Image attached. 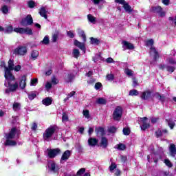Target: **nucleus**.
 Here are the masks:
<instances>
[{
  "label": "nucleus",
  "mask_w": 176,
  "mask_h": 176,
  "mask_svg": "<svg viewBox=\"0 0 176 176\" xmlns=\"http://www.w3.org/2000/svg\"><path fill=\"white\" fill-rule=\"evenodd\" d=\"M124 72L126 76H129V78L134 76V71L131 70L129 68H125Z\"/></svg>",
  "instance_id": "obj_23"
},
{
  "label": "nucleus",
  "mask_w": 176,
  "mask_h": 176,
  "mask_svg": "<svg viewBox=\"0 0 176 176\" xmlns=\"http://www.w3.org/2000/svg\"><path fill=\"white\" fill-rule=\"evenodd\" d=\"M167 133H168V131H167V129H164V130H161V129H158L156 132H155V135L156 137L157 138H160V137H163V135H164V134H167Z\"/></svg>",
  "instance_id": "obj_21"
},
{
  "label": "nucleus",
  "mask_w": 176,
  "mask_h": 176,
  "mask_svg": "<svg viewBox=\"0 0 176 176\" xmlns=\"http://www.w3.org/2000/svg\"><path fill=\"white\" fill-rule=\"evenodd\" d=\"M78 34L79 35V36H80L81 38H82L83 41L86 42V35L85 34V32L80 29L78 30Z\"/></svg>",
  "instance_id": "obj_32"
},
{
  "label": "nucleus",
  "mask_w": 176,
  "mask_h": 176,
  "mask_svg": "<svg viewBox=\"0 0 176 176\" xmlns=\"http://www.w3.org/2000/svg\"><path fill=\"white\" fill-rule=\"evenodd\" d=\"M47 10L46 7H41L39 10V14L41 17H44L45 20H47Z\"/></svg>",
  "instance_id": "obj_18"
},
{
  "label": "nucleus",
  "mask_w": 176,
  "mask_h": 176,
  "mask_svg": "<svg viewBox=\"0 0 176 176\" xmlns=\"http://www.w3.org/2000/svg\"><path fill=\"white\" fill-rule=\"evenodd\" d=\"M58 31H56L54 34L52 35V42H57V39L58 38Z\"/></svg>",
  "instance_id": "obj_44"
},
{
  "label": "nucleus",
  "mask_w": 176,
  "mask_h": 176,
  "mask_svg": "<svg viewBox=\"0 0 176 176\" xmlns=\"http://www.w3.org/2000/svg\"><path fill=\"white\" fill-rule=\"evenodd\" d=\"M122 131L124 135H129L130 134V129L129 128H124Z\"/></svg>",
  "instance_id": "obj_53"
},
{
  "label": "nucleus",
  "mask_w": 176,
  "mask_h": 176,
  "mask_svg": "<svg viewBox=\"0 0 176 176\" xmlns=\"http://www.w3.org/2000/svg\"><path fill=\"white\" fill-rule=\"evenodd\" d=\"M169 151L171 156H175L176 155V148L175 144H170L169 147Z\"/></svg>",
  "instance_id": "obj_25"
},
{
  "label": "nucleus",
  "mask_w": 176,
  "mask_h": 176,
  "mask_svg": "<svg viewBox=\"0 0 176 176\" xmlns=\"http://www.w3.org/2000/svg\"><path fill=\"white\" fill-rule=\"evenodd\" d=\"M85 171L86 169L85 168H82L77 172V175H82V174H83Z\"/></svg>",
  "instance_id": "obj_60"
},
{
  "label": "nucleus",
  "mask_w": 176,
  "mask_h": 176,
  "mask_svg": "<svg viewBox=\"0 0 176 176\" xmlns=\"http://www.w3.org/2000/svg\"><path fill=\"white\" fill-rule=\"evenodd\" d=\"M122 47L124 50H133L134 49V45L129 41H122Z\"/></svg>",
  "instance_id": "obj_13"
},
{
  "label": "nucleus",
  "mask_w": 176,
  "mask_h": 176,
  "mask_svg": "<svg viewBox=\"0 0 176 176\" xmlns=\"http://www.w3.org/2000/svg\"><path fill=\"white\" fill-rule=\"evenodd\" d=\"M45 89L49 91V90L52 89V82H47L45 85Z\"/></svg>",
  "instance_id": "obj_58"
},
{
  "label": "nucleus",
  "mask_w": 176,
  "mask_h": 176,
  "mask_svg": "<svg viewBox=\"0 0 176 176\" xmlns=\"http://www.w3.org/2000/svg\"><path fill=\"white\" fill-rule=\"evenodd\" d=\"M114 78H115V76L112 74L107 75V79L108 80L112 81V80H113Z\"/></svg>",
  "instance_id": "obj_56"
},
{
  "label": "nucleus",
  "mask_w": 176,
  "mask_h": 176,
  "mask_svg": "<svg viewBox=\"0 0 176 176\" xmlns=\"http://www.w3.org/2000/svg\"><path fill=\"white\" fill-rule=\"evenodd\" d=\"M39 56V52L36 50H33L31 53V57L33 60H36Z\"/></svg>",
  "instance_id": "obj_34"
},
{
  "label": "nucleus",
  "mask_w": 176,
  "mask_h": 176,
  "mask_svg": "<svg viewBox=\"0 0 176 176\" xmlns=\"http://www.w3.org/2000/svg\"><path fill=\"white\" fill-rule=\"evenodd\" d=\"M16 131L17 129L16 128H12L9 133L6 134L5 145L6 146H14L17 145V142L14 140V138H16Z\"/></svg>",
  "instance_id": "obj_2"
},
{
  "label": "nucleus",
  "mask_w": 176,
  "mask_h": 176,
  "mask_svg": "<svg viewBox=\"0 0 176 176\" xmlns=\"http://www.w3.org/2000/svg\"><path fill=\"white\" fill-rule=\"evenodd\" d=\"M72 54L75 58H78L80 54V52H79V50L74 49L73 50Z\"/></svg>",
  "instance_id": "obj_40"
},
{
  "label": "nucleus",
  "mask_w": 176,
  "mask_h": 176,
  "mask_svg": "<svg viewBox=\"0 0 176 176\" xmlns=\"http://www.w3.org/2000/svg\"><path fill=\"white\" fill-rule=\"evenodd\" d=\"M52 102H53V98L50 97H47L42 100V103L45 107H49V105H52Z\"/></svg>",
  "instance_id": "obj_20"
},
{
  "label": "nucleus",
  "mask_w": 176,
  "mask_h": 176,
  "mask_svg": "<svg viewBox=\"0 0 176 176\" xmlns=\"http://www.w3.org/2000/svg\"><path fill=\"white\" fill-rule=\"evenodd\" d=\"M27 77L25 76H22L21 82L19 83V86L21 89H25V86H27Z\"/></svg>",
  "instance_id": "obj_22"
},
{
  "label": "nucleus",
  "mask_w": 176,
  "mask_h": 176,
  "mask_svg": "<svg viewBox=\"0 0 176 176\" xmlns=\"http://www.w3.org/2000/svg\"><path fill=\"white\" fill-rule=\"evenodd\" d=\"M99 146L104 148H107L108 146V139H107L105 137H102L101 138Z\"/></svg>",
  "instance_id": "obj_19"
},
{
  "label": "nucleus",
  "mask_w": 176,
  "mask_h": 176,
  "mask_svg": "<svg viewBox=\"0 0 176 176\" xmlns=\"http://www.w3.org/2000/svg\"><path fill=\"white\" fill-rule=\"evenodd\" d=\"M56 131V126H51L48 127L43 134L44 141H52L53 140V135Z\"/></svg>",
  "instance_id": "obj_3"
},
{
  "label": "nucleus",
  "mask_w": 176,
  "mask_h": 176,
  "mask_svg": "<svg viewBox=\"0 0 176 176\" xmlns=\"http://www.w3.org/2000/svg\"><path fill=\"white\" fill-rule=\"evenodd\" d=\"M67 36L69 38H74L75 36V34L72 31H69V32H67Z\"/></svg>",
  "instance_id": "obj_62"
},
{
  "label": "nucleus",
  "mask_w": 176,
  "mask_h": 176,
  "mask_svg": "<svg viewBox=\"0 0 176 176\" xmlns=\"http://www.w3.org/2000/svg\"><path fill=\"white\" fill-rule=\"evenodd\" d=\"M142 100H149L152 97V92L151 91L147 90L142 93V96H140Z\"/></svg>",
  "instance_id": "obj_15"
},
{
  "label": "nucleus",
  "mask_w": 176,
  "mask_h": 176,
  "mask_svg": "<svg viewBox=\"0 0 176 176\" xmlns=\"http://www.w3.org/2000/svg\"><path fill=\"white\" fill-rule=\"evenodd\" d=\"M129 96H138V91L133 89L129 91Z\"/></svg>",
  "instance_id": "obj_52"
},
{
  "label": "nucleus",
  "mask_w": 176,
  "mask_h": 176,
  "mask_svg": "<svg viewBox=\"0 0 176 176\" xmlns=\"http://www.w3.org/2000/svg\"><path fill=\"white\" fill-rule=\"evenodd\" d=\"M88 145L89 146H96V145H98V139L96 138H89L88 139Z\"/></svg>",
  "instance_id": "obj_17"
},
{
  "label": "nucleus",
  "mask_w": 176,
  "mask_h": 176,
  "mask_svg": "<svg viewBox=\"0 0 176 176\" xmlns=\"http://www.w3.org/2000/svg\"><path fill=\"white\" fill-rule=\"evenodd\" d=\"M47 156L50 157V159H54L56 156L61 153V150H60L58 148L54 149L47 148Z\"/></svg>",
  "instance_id": "obj_4"
},
{
  "label": "nucleus",
  "mask_w": 176,
  "mask_h": 176,
  "mask_svg": "<svg viewBox=\"0 0 176 176\" xmlns=\"http://www.w3.org/2000/svg\"><path fill=\"white\" fill-rule=\"evenodd\" d=\"M52 85H57L58 83V80L56 78V77L52 78Z\"/></svg>",
  "instance_id": "obj_61"
},
{
  "label": "nucleus",
  "mask_w": 176,
  "mask_h": 176,
  "mask_svg": "<svg viewBox=\"0 0 176 176\" xmlns=\"http://www.w3.org/2000/svg\"><path fill=\"white\" fill-rule=\"evenodd\" d=\"M164 163H165L166 166H167L168 167H173V164L171 163L170 160H168V159L164 160Z\"/></svg>",
  "instance_id": "obj_51"
},
{
  "label": "nucleus",
  "mask_w": 176,
  "mask_h": 176,
  "mask_svg": "<svg viewBox=\"0 0 176 176\" xmlns=\"http://www.w3.org/2000/svg\"><path fill=\"white\" fill-rule=\"evenodd\" d=\"M148 162H154V163H157V160H159V155L155 153H152L147 156Z\"/></svg>",
  "instance_id": "obj_14"
},
{
  "label": "nucleus",
  "mask_w": 176,
  "mask_h": 176,
  "mask_svg": "<svg viewBox=\"0 0 176 176\" xmlns=\"http://www.w3.org/2000/svg\"><path fill=\"white\" fill-rule=\"evenodd\" d=\"M74 78H75V76L73 74H70L65 76V80L66 82H71Z\"/></svg>",
  "instance_id": "obj_37"
},
{
  "label": "nucleus",
  "mask_w": 176,
  "mask_h": 176,
  "mask_svg": "<svg viewBox=\"0 0 176 176\" xmlns=\"http://www.w3.org/2000/svg\"><path fill=\"white\" fill-rule=\"evenodd\" d=\"M62 122L65 123V122H68V114L63 113L62 116Z\"/></svg>",
  "instance_id": "obj_47"
},
{
  "label": "nucleus",
  "mask_w": 176,
  "mask_h": 176,
  "mask_svg": "<svg viewBox=\"0 0 176 176\" xmlns=\"http://www.w3.org/2000/svg\"><path fill=\"white\" fill-rule=\"evenodd\" d=\"M71 155H72V152L69 150H67L65 151L60 160V163L61 164H64V163H65V162H67V160H68V159H69V157H71Z\"/></svg>",
  "instance_id": "obj_10"
},
{
  "label": "nucleus",
  "mask_w": 176,
  "mask_h": 176,
  "mask_svg": "<svg viewBox=\"0 0 176 176\" xmlns=\"http://www.w3.org/2000/svg\"><path fill=\"white\" fill-rule=\"evenodd\" d=\"M101 87H102V84H101V82H96L95 84L96 90H100Z\"/></svg>",
  "instance_id": "obj_55"
},
{
  "label": "nucleus",
  "mask_w": 176,
  "mask_h": 176,
  "mask_svg": "<svg viewBox=\"0 0 176 176\" xmlns=\"http://www.w3.org/2000/svg\"><path fill=\"white\" fill-rule=\"evenodd\" d=\"M132 79L133 87H135V86H138V81H137V79H135V78H133Z\"/></svg>",
  "instance_id": "obj_63"
},
{
  "label": "nucleus",
  "mask_w": 176,
  "mask_h": 176,
  "mask_svg": "<svg viewBox=\"0 0 176 176\" xmlns=\"http://www.w3.org/2000/svg\"><path fill=\"white\" fill-rule=\"evenodd\" d=\"M116 167H117L116 164H115L114 162H112L111 166H109V170L111 173H113V170H115Z\"/></svg>",
  "instance_id": "obj_50"
},
{
  "label": "nucleus",
  "mask_w": 176,
  "mask_h": 176,
  "mask_svg": "<svg viewBox=\"0 0 176 176\" xmlns=\"http://www.w3.org/2000/svg\"><path fill=\"white\" fill-rule=\"evenodd\" d=\"M87 19L89 23H91L92 24H96V23H97V18L91 14L87 15Z\"/></svg>",
  "instance_id": "obj_24"
},
{
  "label": "nucleus",
  "mask_w": 176,
  "mask_h": 176,
  "mask_svg": "<svg viewBox=\"0 0 176 176\" xmlns=\"http://www.w3.org/2000/svg\"><path fill=\"white\" fill-rule=\"evenodd\" d=\"M47 166H48V171H50V173H57V171L60 170V168H58V166L56 164V162H54V161L48 162Z\"/></svg>",
  "instance_id": "obj_6"
},
{
  "label": "nucleus",
  "mask_w": 176,
  "mask_h": 176,
  "mask_svg": "<svg viewBox=\"0 0 176 176\" xmlns=\"http://www.w3.org/2000/svg\"><path fill=\"white\" fill-rule=\"evenodd\" d=\"M151 10L154 12V13H160V12H162V10H163V8H162V7L157 6L155 7H153L151 8Z\"/></svg>",
  "instance_id": "obj_33"
},
{
  "label": "nucleus",
  "mask_w": 176,
  "mask_h": 176,
  "mask_svg": "<svg viewBox=\"0 0 176 176\" xmlns=\"http://www.w3.org/2000/svg\"><path fill=\"white\" fill-rule=\"evenodd\" d=\"M116 130H117V129L115 126H110L109 128V133H116Z\"/></svg>",
  "instance_id": "obj_59"
},
{
  "label": "nucleus",
  "mask_w": 176,
  "mask_h": 176,
  "mask_svg": "<svg viewBox=\"0 0 176 176\" xmlns=\"http://www.w3.org/2000/svg\"><path fill=\"white\" fill-rule=\"evenodd\" d=\"M154 97L155 98H157V100H159V101H164V100H166V97H164V96H161L160 95L159 93H156L154 94Z\"/></svg>",
  "instance_id": "obj_31"
},
{
  "label": "nucleus",
  "mask_w": 176,
  "mask_h": 176,
  "mask_svg": "<svg viewBox=\"0 0 176 176\" xmlns=\"http://www.w3.org/2000/svg\"><path fill=\"white\" fill-rule=\"evenodd\" d=\"M116 149H118V151H124L126 149V145L124 144H119L116 146Z\"/></svg>",
  "instance_id": "obj_39"
},
{
  "label": "nucleus",
  "mask_w": 176,
  "mask_h": 176,
  "mask_svg": "<svg viewBox=\"0 0 176 176\" xmlns=\"http://www.w3.org/2000/svg\"><path fill=\"white\" fill-rule=\"evenodd\" d=\"M153 39H150L146 41V46H153Z\"/></svg>",
  "instance_id": "obj_57"
},
{
  "label": "nucleus",
  "mask_w": 176,
  "mask_h": 176,
  "mask_svg": "<svg viewBox=\"0 0 176 176\" xmlns=\"http://www.w3.org/2000/svg\"><path fill=\"white\" fill-rule=\"evenodd\" d=\"M166 122H168V126H169L170 130H173L174 126H175V122L171 120H166Z\"/></svg>",
  "instance_id": "obj_41"
},
{
  "label": "nucleus",
  "mask_w": 176,
  "mask_h": 176,
  "mask_svg": "<svg viewBox=\"0 0 176 176\" xmlns=\"http://www.w3.org/2000/svg\"><path fill=\"white\" fill-rule=\"evenodd\" d=\"M13 111L17 112L21 108V104L17 102H14L12 105Z\"/></svg>",
  "instance_id": "obj_27"
},
{
  "label": "nucleus",
  "mask_w": 176,
  "mask_h": 176,
  "mask_svg": "<svg viewBox=\"0 0 176 176\" xmlns=\"http://www.w3.org/2000/svg\"><path fill=\"white\" fill-rule=\"evenodd\" d=\"M1 11L2 12L3 14H8V13H9V7L4 5L1 7Z\"/></svg>",
  "instance_id": "obj_36"
},
{
  "label": "nucleus",
  "mask_w": 176,
  "mask_h": 176,
  "mask_svg": "<svg viewBox=\"0 0 176 176\" xmlns=\"http://www.w3.org/2000/svg\"><path fill=\"white\" fill-rule=\"evenodd\" d=\"M38 84V78L32 79L30 81V86H36Z\"/></svg>",
  "instance_id": "obj_48"
},
{
  "label": "nucleus",
  "mask_w": 176,
  "mask_h": 176,
  "mask_svg": "<svg viewBox=\"0 0 176 176\" xmlns=\"http://www.w3.org/2000/svg\"><path fill=\"white\" fill-rule=\"evenodd\" d=\"M123 8L127 13H131L133 11V10H131V7L127 3L123 4Z\"/></svg>",
  "instance_id": "obj_28"
},
{
  "label": "nucleus",
  "mask_w": 176,
  "mask_h": 176,
  "mask_svg": "<svg viewBox=\"0 0 176 176\" xmlns=\"http://www.w3.org/2000/svg\"><path fill=\"white\" fill-rule=\"evenodd\" d=\"M82 115L86 119H90V113L89 110H83Z\"/></svg>",
  "instance_id": "obj_45"
},
{
  "label": "nucleus",
  "mask_w": 176,
  "mask_h": 176,
  "mask_svg": "<svg viewBox=\"0 0 176 176\" xmlns=\"http://www.w3.org/2000/svg\"><path fill=\"white\" fill-rule=\"evenodd\" d=\"M90 40H91V43L92 45H98V43H100V40H98V39H97V38L91 37V38H90Z\"/></svg>",
  "instance_id": "obj_46"
},
{
  "label": "nucleus",
  "mask_w": 176,
  "mask_h": 176,
  "mask_svg": "<svg viewBox=\"0 0 176 176\" xmlns=\"http://www.w3.org/2000/svg\"><path fill=\"white\" fill-rule=\"evenodd\" d=\"M14 54L25 56V54H27V47L21 45L19 46L14 50Z\"/></svg>",
  "instance_id": "obj_8"
},
{
  "label": "nucleus",
  "mask_w": 176,
  "mask_h": 176,
  "mask_svg": "<svg viewBox=\"0 0 176 176\" xmlns=\"http://www.w3.org/2000/svg\"><path fill=\"white\" fill-rule=\"evenodd\" d=\"M14 32H16L17 34H23V28H14Z\"/></svg>",
  "instance_id": "obj_49"
},
{
  "label": "nucleus",
  "mask_w": 176,
  "mask_h": 176,
  "mask_svg": "<svg viewBox=\"0 0 176 176\" xmlns=\"http://www.w3.org/2000/svg\"><path fill=\"white\" fill-rule=\"evenodd\" d=\"M23 34H26V35H32V30L30 28H23Z\"/></svg>",
  "instance_id": "obj_29"
},
{
  "label": "nucleus",
  "mask_w": 176,
  "mask_h": 176,
  "mask_svg": "<svg viewBox=\"0 0 176 176\" xmlns=\"http://www.w3.org/2000/svg\"><path fill=\"white\" fill-rule=\"evenodd\" d=\"M159 68L162 70L166 69V71H168V72H170V74H173V72L175 71V67L167 65H160Z\"/></svg>",
  "instance_id": "obj_12"
},
{
  "label": "nucleus",
  "mask_w": 176,
  "mask_h": 176,
  "mask_svg": "<svg viewBox=\"0 0 176 176\" xmlns=\"http://www.w3.org/2000/svg\"><path fill=\"white\" fill-rule=\"evenodd\" d=\"M4 68V76L6 78L4 85L6 87L8 88L6 89V93H9V91H14V90L19 87V84H17V82H16L14 76L12 74L11 72L14 69V63H13V60H10L8 61V67L5 66Z\"/></svg>",
  "instance_id": "obj_1"
},
{
  "label": "nucleus",
  "mask_w": 176,
  "mask_h": 176,
  "mask_svg": "<svg viewBox=\"0 0 176 176\" xmlns=\"http://www.w3.org/2000/svg\"><path fill=\"white\" fill-rule=\"evenodd\" d=\"M95 131L98 135H104V134H105V131L102 127L96 128Z\"/></svg>",
  "instance_id": "obj_26"
},
{
  "label": "nucleus",
  "mask_w": 176,
  "mask_h": 176,
  "mask_svg": "<svg viewBox=\"0 0 176 176\" xmlns=\"http://www.w3.org/2000/svg\"><path fill=\"white\" fill-rule=\"evenodd\" d=\"M74 45L77 46V47H79L84 53H86V45H85L84 43H80L78 40H75Z\"/></svg>",
  "instance_id": "obj_16"
},
{
  "label": "nucleus",
  "mask_w": 176,
  "mask_h": 176,
  "mask_svg": "<svg viewBox=\"0 0 176 176\" xmlns=\"http://www.w3.org/2000/svg\"><path fill=\"white\" fill-rule=\"evenodd\" d=\"M123 114V109L120 107H118L113 113V119L114 120H120L122 118V115Z\"/></svg>",
  "instance_id": "obj_7"
},
{
  "label": "nucleus",
  "mask_w": 176,
  "mask_h": 176,
  "mask_svg": "<svg viewBox=\"0 0 176 176\" xmlns=\"http://www.w3.org/2000/svg\"><path fill=\"white\" fill-rule=\"evenodd\" d=\"M96 103L100 105H104L107 104V100H105L104 98H99L96 100Z\"/></svg>",
  "instance_id": "obj_35"
},
{
  "label": "nucleus",
  "mask_w": 176,
  "mask_h": 176,
  "mask_svg": "<svg viewBox=\"0 0 176 176\" xmlns=\"http://www.w3.org/2000/svg\"><path fill=\"white\" fill-rule=\"evenodd\" d=\"M139 123L142 130L145 131L150 127L149 122H148V118L146 117L140 118Z\"/></svg>",
  "instance_id": "obj_9"
},
{
  "label": "nucleus",
  "mask_w": 176,
  "mask_h": 176,
  "mask_svg": "<svg viewBox=\"0 0 176 176\" xmlns=\"http://www.w3.org/2000/svg\"><path fill=\"white\" fill-rule=\"evenodd\" d=\"M29 100H34L36 97V91H32L29 94H28Z\"/></svg>",
  "instance_id": "obj_38"
},
{
  "label": "nucleus",
  "mask_w": 176,
  "mask_h": 176,
  "mask_svg": "<svg viewBox=\"0 0 176 176\" xmlns=\"http://www.w3.org/2000/svg\"><path fill=\"white\" fill-rule=\"evenodd\" d=\"M166 63H168V64H170L171 65H175V64H176V59L174 58L168 57L166 58Z\"/></svg>",
  "instance_id": "obj_30"
},
{
  "label": "nucleus",
  "mask_w": 176,
  "mask_h": 176,
  "mask_svg": "<svg viewBox=\"0 0 176 176\" xmlns=\"http://www.w3.org/2000/svg\"><path fill=\"white\" fill-rule=\"evenodd\" d=\"M41 43H43V45H49V43H50L49 36H45L43 40L41 41Z\"/></svg>",
  "instance_id": "obj_43"
},
{
  "label": "nucleus",
  "mask_w": 176,
  "mask_h": 176,
  "mask_svg": "<svg viewBox=\"0 0 176 176\" xmlns=\"http://www.w3.org/2000/svg\"><path fill=\"white\" fill-rule=\"evenodd\" d=\"M150 55H151V57H153V61H157L160 57L159 53L156 50V48H155L154 47H151L150 48Z\"/></svg>",
  "instance_id": "obj_11"
},
{
  "label": "nucleus",
  "mask_w": 176,
  "mask_h": 176,
  "mask_svg": "<svg viewBox=\"0 0 176 176\" xmlns=\"http://www.w3.org/2000/svg\"><path fill=\"white\" fill-rule=\"evenodd\" d=\"M106 63H108V64H111L115 63V61H113V59L112 58H108L106 59Z\"/></svg>",
  "instance_id": "obj_64"
},
{
  "label": "nucleus",
  "mask_w": 176,
  "mask_h": 176,
  "mask_svg": "<svg viewBox=\"0 0 176 176\" xmlns=\"http://www.w3.org/2000/svg\"><path fill=\"white\" fill-rule=\"evenodd\" d=\"M28 5L30 8H35V1H30L28 2Z\"/></svg>",
  "instance_id": "obj_54"
},
{
  "label": "nucleus",
  "mask_w": 176,
  "mask_h": 176,
  "mask_svg": "<svg viewBox=\"0 0 176 176\" xmlns=\"http://www.w3.org/2000/svg\"><path fill=\"white\" fill-rule=\"evenodd\" d=\"M14 31L13 26L8 25L5 30L6 34H12V32Z\"/></svg>",
  "instance_id": "obj_42"
},
{
  "label": "nucleus",
  "mask_w": 176,
  "mask_h": 176,
  "mask_svg": "<svg viewBox=\"0 0 176 176\" xmlns=\"http://www.w3.org/2000/svg\"><path fill=\"white\" fill-rule=\"evenodd\" d=\"M33 23H34V20L32 19V16H31L30 14L23 18L20 22L21 25H22V27H27V25H32Z\"/></svg>",
  "instance_id": "obj_5"
}]
</instances>
